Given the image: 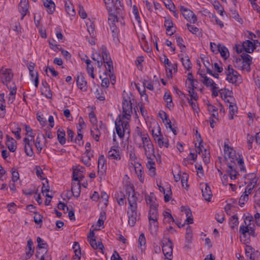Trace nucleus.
I'll use <instances>...</instances> for the list:
<instances>
[{"instance_id": "1", "label": "nucleus", "mask_w": 260, "mask_h": 260, "mask_svg": "<svg viewBox=\"0 0 260 260\" xmlns=\"http://www.w3.org/2000/svg\"><path fill=\"white\" fill-rule=\"evenodd\" d=\"M125 189L126 193L128 194V207L127 211V215L128 218V223L130 226H133L138 220V198L136 197L134 186L126 185Z\"/></svg>"}, {"instance_id": "2", "label": "nucleus", "mask_w": 260, "mask_h": 260, "mask_svg": "<svg viewBox=\"0 0 260 260\" xmlns=\"http://www.w3.org/2000/svg\"><path fill=\"white\" fill-rule=\"evenodd\" d=\"M106 7L109 13V19L115 21L117 19V14L122 17L123 13V6L120 0H104Z\"/></svg>"}, {"instance_id": "3", "label": "nucleus", "mask_w": 260, "mask_h": 260, "mask_svg": "<svg viewBox=\"0 0 260 260\" xmlns=\"http://www.w3.org/2000/svg\"><path fill=\"white\" fill-rule=\"evenodd\" d=\"M124 119L126 118H121L119 116V118H117L115 122L116 133L120 138L124 137L125 133L129 135L131 132L129 122L124 120Z\"/></svg>"}, {"instance_id": "4", "label": "nucleus", "mask_w": 260, "mask_h": 260, "mask_svg": "<svg viewBox=\"0 0 260 260\" xmlns=\"http://www.w3.org/2000/svg\"><path fill=\"white\" fill-rule=\"evenodd\" d=\"M226 75V80L230 83L238 85L241 83V79L239 74L229 65L224 72Z\"/></svg>"}, {"instance_id": "5", "label": "nucleus", "mask_w": 260, "mask_h": 260, "mask_svg": "<svg viewBox=\"0 0 260 260\" xmlns=\"http://www.w3.org/2000/svg\"><path fill=\"white\" fill-rule=\"evenodd\" d=\"M122 118L129 120L131 115L133 112L132 103L129 96L124 97L122 101Z\"/></svg>"}, {"instance_id": "6", "label": "nucleus", "mask_w": 260, "mask_h": 260, "mask_svg": "<svg viewBox=\"0 0 260 260\" xmlns=\"http://www.w3.org/2000/svg\"><path fill=\"white\" fill-rule=\"evenodd\" d=\"M166 240L167 241H162V252L166 257L165 260H172L173 243L169 238H166Z\"/></svg>"}, {"instance_id": "7", "label": "nucleus", "mask_w": 260, "mask_h": 260, "mask_svg": "<svg viewBox=\"0 0 260 260\" xmlns=\"http://www.w3.org/2000/svg\"><path fill=\"white\" fill-rule=\"evenodd\" d=\"M256 225V224L253 223H248L247 225H241L240 227L239 232L244 237H246V234L248 233L250 236L255 238L257 236L255 232Z\"/></svg>"}, {"instance_id": "8", "label": "nucleus", "mask_w": 260, "mask_h": 260, "mask_svg": "<svg viewBox=\"0 0 260 260\" xmlns=\"http://www.w3.org/2000/svg\"><path fill=\"white\" fill-rule=\"evenodd\" d=\"M180 11L181 12L184 18L190 23H194L197 21V16L190 10L183 6H180Z\"/></svg>"}, {"instance_id": "9", "label": "nucleus", "mask_w": 260, "mask_h": 260, "mask_svg": "<svg viewBox=\"0 0 260 260\" xmlns=\"http://www.w3.org/2000/svg\"><path fill=\"white\" fill-rule=\"evenodd\" d=\"M224 158L231 159V162L234 163L236 160H237L236 151L233 148L230 147L228 144H224Z\"/></svg>"}, {"instance_id": "10", "label": "nucleus", "mask_w": 260, "mask_h": 260, "mask_svg": "<svg viewBox=\"0 0 260 260\" xmlns=\"http://www.w3.org/2000/svg\"><path fill=\"white\" fill-rule=\"evenodd\" d=\"M13 77L12 70L10 69H4L0 70V77L3 84L5 82H10Z\"/></svg>"}, {"instance_id": "11", "label": "nucleus", "mask_w": 260, "mask_h": 260, "mask_svg": "<svg viewBox=\"0 0 260 260\" xmlns=\"http://www.w3.org/2000/svg\"><path fill=\"white\" fill-rule=\"evenodd\" d=\"M102 59L103 60L104 63H106L108 68H107V70L110 72L112 73L113 72V62L111 59L110 56L109 54L107 52L106 49L104 50L103 49L102 51Z\"/></svg>"}, {"instance_id": "12", "label": "nucleus", "mask_w": 260, "mask_h": 260, "mask_svg": "<svg viewBox=\"0 0 260 260\" xmlns=\"http://www.w3.org/2000/svg\"><path fill=\"white\" fill-rule=\"evenodd\" d=\"M108 157L112 159L119 160L121 159V150L118 146H113L108 152Z\"/></svg>"}, {"instance_id": "13", "label": "nucleus", "mask_w": 260, "mask_h": 260, "mask_svg": "<svg viewBox=\"0 0 260 260\" xmlns=\"http://www.w3.org/2000/svg\"><path fill=\"white\" fill-rule=\"evenodd\" d=\"M35 66V64L34 62H30L28 66V69L31 79L32 80L34 79L35 87H38L39 85V75L37 71H34Z\"/></svg>"}, {"instance_id": "14", "label": "nucleus", "mask_w": 260, "mask_h": 260, "mask_svg": "<svg viewBox=\"0 0 260 260\" xmlns=\"http://www.w3.org/2000/svg\"><path fill=\"white\" fill-rule=\"evenodd\" d=\"M202 196L205 200L210 201L212 197V193L210 186L207 183L201 184Z\"/></svg>"}, {"instance_id": "15", "label": "nucleus", "mask_w": 260, "mask_h": 260, "mask_svg": "<svg viewBox=\"0 0 260 260\" xmlns=\"http://www.w3.org/2000/svg\"><path fill=\"white\" fill-rule=\"evenodd\" d=\"M107 169L106 160L103 155H101L98 159V171L99 175H103Z\"/></svg>"}, {"instance_id": "16", "label": "nucleus", "mask_w": 260, "mask_h": 260, "mask_svg": "<svg viewBox=\"0 0 260 260\" xmlns=\"http://www.w3.org/2000/svg\"><path fill=\"white\" fill-rule=\"evenodd\" d=\"M76 82L78 87L81 90H86L87 89V82L82 73H78L76 77Z\"/></svg>"}, {"instance_id": "17", "label": "nucleus", "mask_w": 260, "mask_h": 260, "mask_svg": "<svg viewBox=\"0 0 260 260\" xmlns=\"http://www.w3.org/2000/svg\"><path fill=\"white\" fill-rule=\"evenodd\" d=\"M236 162L228 164L227 172L229 173L230 179L231 180H235L237 178V176L239 175L238 172L236 170Z\"/></svg>"}, {"instance_id": "18", "label": "nucleus", "mask_w": 260, "mask_h": 260, "mask_svg": "<svg viewBox=\"0 0 260 260\" xmlns=\"http://www.w3.org/2000/svg\"><path fill=\"white\" fill-rule=\"evenodd\" d=\"M28 7V0H21L19 5V11L22 15V19L26 15Z\"/></svg>"}, {"instance_id": "19", "label": "nucleus", "mask_w": 260, "mask_h": 260, "mask_svg": "<svg viewBox=\"0 0 260 260\" xmlns=\"http://www.w3.org/2000/svg\"><path fill=\"white\" fill-rule=\"evenodd\" d=\"M157 206V205L156 204H150L148 214V219L149 220L152 219H158V214Z\"/></svg>"}, {"instance_id": "20", "label": "nucleus", "mask_w": 260, "mask_h": 260, "mask_svg": "<svg viewBox=\"0 0 260 260\" xmlns=\"http://www.w3.org/2000/svg\"><path fill=\"white\" fill-rule=\"evenodd\" d=\"M118 14H117V19H115V21H113L112 19L110 20L108 19L109 23L110 24V28L112 31V36L113 37L114 40H115V39H118V33H119L118 29L115 25V23H114V22L115 21L118 22Z\"/></svg>"}, {"instance_id": "21", "label": "nucleus", "mask_w": 260, "mask_h": 260, "mask_svg": "<svg viewBox=\"0 0 260 260\" xmlns=\"http://www.w3.org/2000/svg\"><path fill=\"white\" fill-rule=\"evenodd\" d=\"M6 145L9 150L11 152H15L17 148L16 141L13 138L10 137L9 135L6 136Z\"/></svg>"}, {"instance_id": "22", "label": "nucleus", "mask_w": 260, "mask_h": 260, "mask_svg": "<svg viewBox=\"0 0 260 260\" xmlns=\"http://www.w3.org/2000/svg\"><path fill=\"white\" fill-rule=\"evenodd\" d=\"M72 194L73 196L77 198L80 196L81 192V184L80 182L78 183L72 182Z\"/></svg>"}, {"instance_id": "23", "label": "nucleus", "mask_w": 260, "mask_h": 260, "mask_svg": "<svg viewBox=\"0 0 260 260\" xmlns=\"http://www.w3.org/2000/svg\"><path fill=\"white\" fill-rule=\"evenodd\" d=\"M158 219L149 220V227L150 233L152 235H156L158 230Z\"/></svg>"}, {"instance_id": "24", "label": "nucleus", "mask_w": 260, "mask_h": 260, "mask_svg": "<svg viewBox=\"0 0 260 260\" xmlns=\"http://www.w3.org/2000/svg\"><path fill=\"white\" fill-rule=\"evenodd\" d=\"M23 142L25 144V152L26 153L27 156H31L34 154V152L32 151V144L30 143V140L27 138H25L23 139Z\"/></svg>"}, {"instance_id": "25", "label": "nucleus", "mask_w": 260, "mask_h": 260, "mask_svg": "<svg viewBox=\"0 0 260 260\" xmlns=\"http://www.w3.org/2000/svg\"><path fill=\"white\" fill-rule=\"evenodd\" d=\"M57 140L63 145L66 142V133L62 128H59L57 131Z\"/></svg>"}, {"instance_id": "26", "label": "nucleus", "mask_w": 260, "mask_h": 260, "mask_svg": "<svg viewBox=\"0 0 260 260\" xmlns=\"http://www.w3.org/2000/svg\"><path fill=\"white\" fill-rule=\"evenodd\" d=\"M242 46L244 51L249 53H252L255 49L254 45L249 40L244 41L242 44Z\"/></svg>"}, {"instance_id": "27", "label": "nucleus", "mask_w": 260, "mask_h": 260, "mask_svg": "<svg viewBox=\"0 0 260 260\" xmlns=\"http://www.w3.org/2000/svg\"><path fill=\"white\" fill-rule=\"evenodd\" d=\"M28 250L26 251V258H30L34 253V247H33V242L31 239L27 241L26 249Z\"/></svg>"}, {"instance_id": "28", "label": "nucleus", "mask_w": 260, "mask_h": 260, "mask_svg": "<svg viewBox=\"0 0 260 260\" xmlns=\"http://www.w3.org/2000/svg\"><path fill=\"white\" fill-rule=\"evenodd\" d=\"M217 52H220L221 57L224 59H226L230 56L228 48L223 45H218Z\"/></svg>"}, {"instance_id": "29", "label": "nucleus", "mask_w": 260, "mask_h": 260, "mask_svg": "<svg viewBox=\"0 0 260 260\" xmlns=\"http://www.w3.org/2000/svg\"><path fill=\"white\" fill-rule=\"evenodd\" d=\"M44 6L46 8L47 12L52 14L55 10V4L52 0H45L43 2Z\"/></svg>"}, {"instance_id": "30", "label": "nucleus", "mask_w": 260, "mask_h": 260, "mask_svg": "<svg viewBox=\"0 0 260 260\" xmlns=\"http://www.w3.org/2000/svg\"><path fill=\"white\" fill-rule=\"evenodd\" d=\"M192 230L190 226H188L186 228V232L185 235V241L187 244L185 245V247L190 248L189 245L191 243L192 238Z\"/></svg>"}, {"instance_id": "31", "label": "nucleus", "mask_w": 260, "mask_h": 260, "mask_svg": "<svg viewBox=\"0 0 260 260\" xmlns=\"http://www.w3.org/2000/svg\"><path fill=\"white\" fill-rule=\"evenodd\" d=\"M114 196L118 204L120 206L123 205L124 204V201L125 198V196L124 193L121 191H117Z\"/></svg>"}, {"instance_id": "32", "label": "nucleus", "mask_w": 260, "mask_h": 260, "mask_svg": "<svg viewBox=\"0 0 260 260\" xmlns=\"http://www.w3.org/2000/svg\"><path fill=\"white\" fill-rule=\"evenodd\" d=\"M143 148L145 150V154L146 156H152V154H154V148L152 143L146 145L145 146H142Z\"/></svg>"}, {"instance_id": "33", "label": "nucleus", "mask_w": 260, "mask_h": 260, "mask_svg": "<svg viewBox=\"0 0 260 260\" xmlns=\"http://www.w3.org/2000/svg\"><path fill=\"white\" fill-rule=\"evenodd\" d=\"M188 29L190 31L192 34L196 35L198 37H202V32L201 30L198 27L190 25L188 23L186 24Z\"/></svg>"}, {"instance_id": "34", "label": "nucleus", "mask_w": 260, "mask_h": 260, "mask_svg": "<svg viewBox=\"0 0 260 260\" xmlns=\"http://www.w3.org/2000/svg\"><path fill=\"white\" fill-rule=\"evenodd\" d=\"M91 135L92 136L94 140L98 142L99 141V138L101 135L100 132L97 126L93 125L90 129Z\"/></svg>"}, {"instance_id": "35", "label": "nucleus", "mask_w": 260, "mask_h": 260, "mask_svg": "<svg viewBox=\"0 0 260 260\" xmlns=\"http://www.w3.org/2000/svg\"><path fill=\"white\" fill-rule=\"evenodd\" d=\"M136 173L139 179V181L143 183L144 180V176H143V172H142V167L140 164H138V166L135 167Z\"/></svg>"}, {"instance_id": "36", "label": "nucleus", "mask_w": 260, "mask_h": 260, "mask_svg": "<svg viewBox=\"0 0 260 260\" xmlns=\"http://www.w3.org/2000/svg\"><path fill=\"white\" fill-rule=\"evenodd\" d=\"M185 58L186 59H184V58L182 57L181 58V60L184 68L186 70L189 71L192 68V64L188 56H186Z\"/></svg>"}, {"instance_id": "37", "label": "nucleus", "mask_w": 260, "mask_h": 260, "mask_svg": "<svg viewBox=\"0 0 260 260\" xmlns=\"http://www.w3.org/2000/svg\"><path fill=\"white\" fill-rule=\"evenodd\" d=\"M73 248L74 250L75 256L80 260L81 258V253L79 243L75 242L74 243Z\"/></svg>"}, {"instance_id": "38", "label": "nucleus", "mask_w": 260, "mask_h": 260, "mask_svg": "<svg viewBox=\"0 0 260 260\" xmlns=\"http://www.w3.org/2000/svg\"><path fill=\"white\" fill-rule=\"evenodd\" d=\"M163 193L164 194L165 201L166 202H169L171 199L170 196L172 194L170 185H167L166 186V190L165 191V192H164Z\"/></svg>"}, {"instance_id": "39", "label": "nucleus", "mask_w": 260, "mask_h": 260, "mask_svg": "<svg viewBox=\"0 0 260 260\" xmlns=\"http://www.w3.org/2000/svg\"><path fill=\"white\" fill-rule=\"evenodd\" d=\"M37 242L38 243L37 248L39 249H47L48 245L46 242L44 241L43 239L39 237L37 238Z\"/></svg>"}, {"instance_id": "40", "label": "nucleus", "mask_w": 260, "mask_h": 260, "mask_svg": "<svg viewBox=\"0 0 260 260\" xmlns=\"http://www.w3.org/2000/svg\"><path fill=\"white\" fill-rule=\"evenodd\" d=\"M42 84L44 86L45 92H47V93L45 94V96L48 99H51L52 94L49 87L48 86L47 82L46 81H43L42 82Z\"/></svg>"}, {"instance_id": "41", "label": "nucleus", "mask_w": 260, "mask_h": 260, "mask_svg": "<svg viewBox=\"0 0 260 260\" xmlns=\"http://www.w3.org/2000/svg\"><path fill=\"white\" fill-rule=\"evenodd\" d=\"M202 82L205 86H211V88L214 86L216 85L214 81L212 79L208 78L207 76L204 77Z\"/></svg>"}, {"instance_id": "42", "label": "nucleus", "mask_w": 260, "mask_h": 260, "mask_svg": "<svg viewBox=\"0 0 260 260\" xmlns=\"http://www.w3.org/2000/svg\"><path fill=\"white\" fill-rule=\"evenodd\" d=\"M229 119H233L234 118V115L237 112L238 108L235 105H233L232 103H230L229 106Z\"/></svg>"}, {"instance_id": "43", "label": "nucleus", "mask_w": 260, "mask_h": 260, "mask_svg": "<svg viewBox=\"0 0 260 260\" xmlns=\"http://www.w3.org/2000/svg\"><path fill=\"white\" fill-rule=\"evenodd\" d=\"M242 59L243 60V62L246 63L248 64V66L249 67L250 63L252 60V57L251 56L248 55L247 53H244L240 55Z\"/></svg>"}, {"instance_id": "44", "label": "nucleus", "mask_w": 260, "mask_h": 260, "mask_svg": "<svg viewBox=\"0 0 260 260\" xmlns=\"http://www.w3.org/2000/svg\"><path fill=\"white\" fill-rule=\"evenodd\" d=\"M95 95L96 98L100 101H104L105 100L104 92L101 88L96 89L95 92Z\"/></svg>"}, {"instance_id": "45", "label": "nucleus", "mask_w": 260, "mask_h": 260, "mask_svg": "<svg viewBox=\"0 0 260 260\" xmlns=\"http://www.w3.org/2000/svg\"><path fill=\"white\" fill-rule=\"evenodd\" d=\"M164 99L165 101L167 103V107L168 108H171L173 106V104L172 103V99L170 94L166 92L165 93Z\"/></svg>"}, {"instance_id": "46", "label": "nucleus", "mask_w": 260, "mask_h": 260, "mask_svg": "<svg viewBox=\"0 0 260 260\" xmlns=\"http://www.w3.org/2000/svg\"><path fill=\"white\" fill-rule=\"evenodd\" d=\"M65 8L66 11L70 15L74 16L75 15V10L74 9L72 4H68L67 3H66L65 4Z\"/></svg>"}, {"instance_id": "47", "label": "nucleus", "mask_w": 260, "mask_h": 260, "mask_svg": "<svg viewBox=\"0 0 260 260\" xmlns=\"http://www.w3.org/2000/svg\"><path fill=\"white\" fill-rule=\"evenodd\" d=\"M175 37L177 45L178 46H179L181 50V51H184L186 49V47L184 45L182 44L183 42L182 38L176 35H175Z\"/></svg>"}, {"instance_id": "48", "label": "nucleus", "mask_w": 260, "mask_h": 260, "mask_svg": "<svg viewBox=\"0 0 260 260\" xmlns=\"http://www.w3.org/2000/svg\"><path fill=\"white\" fill-rule=\"evenodd\" d=\"M214 8L218 11V13L221 15H223L224 9L219 2H215L214 4Z\"/></svg>"}, {"instance_id": "49", "label": "nucleus", "mask_w": 260, "mask_h": 260, "mask_svg": "<svg viewBox=\"0 0 260 260\" xmlns=\"http://www.w3.org/2000/svg\"><path fill=\"white\" fill-rule=\"evenodd\" d=\"M164 63L165 64L167 65L168 67H173L174 72H177V64L175 63V64H172L171 63V62L169 61V60L167 58V57L165 55H164Z\"/></svg>"}, {"instance_id": "50", "label": "nucleus", "mask_w": 260, "mask_h": 260, "mask_svg": "<svg viewBox=\"0 0 260 260\" xmlns=\"http://www.w3.org/2000/svg\"><path fill=\"white\" fill-rule=\"evenodd\" d=\"M35 170L36 171V175L38 177H40L41 179H42V180L46 179V181L47 183L48 184V180H47V179L45 178H42V177L41 176V174H43V172L42 169H41V167L39 166H36Z\"/></svg>"}, {"instance_id": "51", "label": "nucleus", "mask_w": 260, "mask_h": 260, "mask_svg": "<svg viewBox=\"0 0 260 260\" xmlns=\"http://www.w3.org/2000/svg\"><path fill=\"white\" fill-rule=\"evenodd\" d=\"M219 92H220L221 96H224V98H226L228 96H231V94H232V91L231 90H230L226 88L220 89L219 90Z\"/></svg>"}, {"instance_id": "52", "label": "nucleus", "mask_w": 260, "mask_h": 260, "mask_svg": "<svg viewBox=\"0 0 260 260\" xmlns=\"http://www.w3.org/2000/svg\"><path fill=\"white\" fill-rule=\"evenodd\" d=\"M199 137L200 138V140H198V142H199V145L197 147V143H196L195 146L197 147L196 152L200 154L201 153H203L202 147H203V146L202 145V144L203 143V141L201 138L200 134H199Z\"/></svg>"}, {"instance_id": "53", "label": "nucleus", "mask_w": 260, "mask_h": 260, "mask_svg": "<svg viewBox=\"0 0 260 260\" xmlns=\"http://www.w3.org/2000/svg\"><path fill=\"white\" fill-rule=\"evenodd\" d=\"M141 138L142 139L143 146H145L146 145L152 143L149 138V136L146 133L143 135V136L141 137Z\"/></svg>"}, {"instance_id": "54", "label": "nucleus", "mask_w": 260, "mask_h": 260, "mask_svg": "<svg viewBox=\"0 0 260 260\" xmlns=\"http://www.w3.org/2000/svg\"><path fill=\"white\" fill-rule=\"evenodd\" d=\"M8 88L10 90V95H15L16 94L17 87L14 83H13V86L9 85L8 83L6 84Z\"/></svg>"}, {"instance_id": "55", "label": "nucleus", "mask_w": 260, "mask_h": 260, "mask_svg": "<svg viewBox=\"0 0 260 260\" xmlns=\"http://www.w3.org/2000/svg\"><path fill=\"white\" fill-rule=\"evenodd\" d=\"M11 173H12V182H16L19 179V173L16 171L15 169L13 168L11 170Z\"/></svg>"}, {"instance_id": "56", "label": "nucleus", "mask_w": 260, "mask_h": 260, "mask_svg": "<svg viewBox=\"0 0 260 260\" xmlns=\"http://www.w3.org/2000/svg\"><path fill=\"white\" fill-rule=\"evenodd\" d=\"M248 200V194H243L241 196L239 203L241 207H243V205H244L245 202H247Z\"/></svg>"}, {"instance_id": "57", "label": "nucleus", "mask_w": 260, "mask_h": 260, "mask_svg": "<svg viewBox=\"0 0 260 260\" xmlns=\"http://www.w3.org/2000/svg\"><path fill=\"white\" fill-rule=\"evenodd\" d=\"M35 146L37 148L38 153H40L42 151V147L41 144V138L39 135L36 138Z\"/></svg>"}, {"instance_id": "58", "label": "nucleus", "mask_w": 260, "mask_h": 260, "mask_svg": "<svg viewBox=\"0 0 260 260\" xmlns=\"http://www.w3.org/2000/svg\"><path fill=\"white\" fill-rule=\"evenodd\" d=\"M164 216L165 219L166 220V221L170 223L171 222L174 221V219L172 215L169 212L165 211L164 212Z\"/></svg>"}, {"instance_id": "59", "label": "nucleus", "mask_w": 260, "mask_h": 260, "mask_svg": "<svg viewBox=\"0 0 260 260\" xmlns=\"http://www.w3.org/2000/svg\"><path fill=\"white\" fill-rule=\"evenodd\" d=\"M231 228L234 229L235 226H237L239 223L238 218L236 215H233L231 218Z\"/></svg>"}, {"instance_id": "60", "label": "nucleus", "mask_w": 260, "mask_h": 260, "mask_svg": "<svg viewBox=\"0 0 260 260\" xmlns=\"http://www.w3.org/2000/svg\"><path fill=\"white\" fill-rule=\"evenodd\" d=\"M133 13L134 15L135 20L139 23H140V17L139 16L138 10L136 6L133 7Z\"/></svg>"}, {"instance_id": "61", "label": "nucleus", "mask_w": 260, "mask_h": 260, "mask_svg": "<svg viewBox=\"0 0 260 260\" xmlns=\"http://www.w3.org/2000/svg\"><path fill=\"white\" fill-rule=\"evenodd\" d=\"M188 179V175L185 173H183V175H182L181 178V183L183 186H184L185 185L186 187L188 186L187 185Z\"/></svg>"}, {"instance_id": "62", "label": "nucleus", "mask_w": 260, "mask_h": 260, "mask_svg": "<svg viewBox=\"0 0 260 260\" xmlns=\"http://www.w3.org/2000/svg\"><path fill=\"white\" fill-rule=\"evenodd\" d=\"M148 161L147 163V166L148 167V166H155V162L154 161V158H156L155 154H152V156H146Z\"/></svg>"}, {"instance_id": "63", "label": "nucleus", "mask_w": 260, "mask_h": 260, "mask_svg": "<svg viewBox=\"0 0 260 260\" xmlns=\"http://www.w3.org/2000/svg\"><path fill=\"white\" fill-rule=\"evenodd\" d=\"M201 59L203 61L204 66L206 68L207 73L211 74V70L210 69V67H209L210 66V63L209 60L208 59H205V58H201Z\"/></svg>"}, {"instance_id": "64", "label": "nucleus", "mask_w": 260, "mask_h": 260, "mask_svg": "<svg viewBox=\"0 0 260 260\" xmlns=\"http://www.w3.org/2000/svg\"><path fill=\"white\" fill-rule=\"evenodd\" d=\"M215 219L217 222L221 223L224 220V215L223 212L220 213H217L215 215Z\"/></svg>"}]
</instances>
